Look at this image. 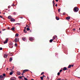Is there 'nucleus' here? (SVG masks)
Returning a JSON list of instances; mask_svg holds the SVG:
<instances>
[{"label": "nucleus", "mask_w": 80, "mask_h": 80, "mask_svg": "<svg viewBox=\"0 0 80 80\" xmlns=\"http://www.w3.org/2000/svg\"><path fill=\"white\" fill-rule=\"evenodd\" d=\"M79 9L77 7H75L74 8V10L73 11L74 12H77L78 11V10Z\"/></svg>", "instance_id": "obj_1"}, {"label": "nucleus", "mask_w": 80, "mask_h": 80, "mask_svg": "<svg viewBox=\"0 0 80 80\" xmlns=\"http://www.w3.org/2000/svg\"><path fill=\"white\" fill-rule=\"evenodd\" d=\"M29 39L30 41H31L32 42H33L34 40V39L32 37H29Z\"/></svg>", "instance_id": "obj_2"}, {"label": "nucleus", "mask_w": 80, "mask_h": 80, "mask_svg": "<svg viewBox=\"0 0 80 80\" xmlns=\"http://www.w3.org/2000/svg\"><path fill=\"white\" fill-rule=\"evenodd\" d=\"M19 41V39L18 38H16L14 40V41L15 42H18Z\"/></svg>", "instance_id": "obj_3"}, {"label": "nucleus", "mask_w": 80, "mask_h": 80, "mask_svg": "<svg viewBox=\"0 0 80 80\" xmlns=\"http://www.w3.org/2000/svg\"><path fill=\"white\" fill-rule=\"evenodd\" d=\"M11 72H10L9 74L10 75H13V71L12 70V69H11Z\"/></svg>", "instance_id": "obj_4"}, {"label": "nucleus", "mask_w": 80, "mask_h": 80, "mask_svg": "<svg viewBox=\"0 0 80 80\" xmlns=\"http://www.w3.org/2000/svg\"><path fill=\"white\" fill-rule=\"evenodd\" d=\"M8 38H6L5 41L4 42V44H5V43H7V42H8Z\"/></svg>", "instance_id": "obj_5"}, {"label": "nucleus", "mask_w": 80, "mask_h": 80, "mask_svg": "<svg viewBox=\"0 0 80 80\" xmlns=\"http://www.w3.org/2000/svg\"><path fill=\"white\" fill-rule=\"evenodd\" d=\"M11 21L12 22H15V19L12 18L11 19Z\"/></svg>", "instance_id": "obj_6"}, {"label": "nucleus", "mask_w": 80, "mask_h": 80, "mask_svg": "<svg viewBox=\"0 0 80 80\" xmlns=\"http://www.w3.org/2000/svg\"><path fill=\"white\" fill-rule=\"evenodd\" d=\"M66 19L68 20H69L70 19V17L68 16L66 18Z\"/></svg>", "instance_id": "obj_7"}, {"label": "nucleus", "mask_w": 80, "mask_h": 80, "mask_svg": "<svg viewBox=\"0 0 80 80\" xmlns=\"http://www.w3.org/2000/svg\"><path fill=\"white\" fill-rule=\"evenodd\" d=\"M10 48H13V43H11L10 44Z\"/></svg>", "instance_id": "obj_8"}, {"label": "nucleus", "mask_w": 80, "mask_h": 80, "mask_svg": "<svg viewBox=\"0 0 80 80\" xmlns=\"http://www.w3.org/2000/svg\"><path fill=\"white\" fill-rule=\"evenodd\" d=\"M57 37V36H54L53 37V38H52V40H55V38H56Z\"/></svg>", "instance_id": "obj_9"}, {"label": "nucleus", "mask_w": 80, "mask_h": 80, "mask_svg": "<svg viewBox=\"0 0 80 80\" xmlns=\"http://www.w3.org/2000/svg\"><path fill=\"white\" fill-rule=\"evenodd\" d=\"M68 70V69H67V68L65 67L63 68V71H65V70Z\"/></svg>", "instance_id": "obj_10"}, {"label": "nucleus", "mask_w": 80, "mask_h": 80, "mask_svg": "<svg viewBox=\"0 0 80 80\" xmlns=\"http://www.w3.org/2000/svg\"><path fill=\"white\" fill-rule=\"evenodd\" d=\"M11 30L12 31H15V28L14 27H13L12 28H11Z\"/></svg>", "instance_id": "obj_11"}, {"label": "nucleus", "mask_w": 80, "mask_h": 80, "mask_svg": "<svg viewBox=\"0 0 80 80\" xmlns=\"http://www.w3.org/2000/svg\"><path fill=\"white\" fill-rule=\"evenodd\" d=\"M17 74L18 75H20L21 74V72H17Z\"/></svg>", "instance_id": "obj_12"}, {"label": "nucleus", "mask_w": 80, "mask_h": 80, "mask_svg": "<svg viewBox=\"0 0 80 80\" xmlns=\"http://www.w3.org/2000/svg\"><path fill=\"white\" fill-rule=\"evenodd\" d=\"M26 39V38H25L23 37V38H22V40H23V41H25V39Z\"/></svg>", "instance_id": "obj_13"}, {"label": "nucleus", "mask_w": 80, "mask_h": 80, "mask_svg": "<svg viewBox=\"0 0 80 80\" xmlns=\"http://www.w3.org/2000/svg\"><path fill=\"white\" fill-rule=\"evenodd\" d=\"M4 78V77L2 75H1L0 76V78Z\"/></svg>", "instance_id": "obj_14"}, {"label": "nucleus", "mask_w": 80, "mask_h": 80, "mask_svg": "<svg viewBox=\"0 0 80 80\" xmlns=\"http://www.w3.org/2000/svg\"><path fill=\"white\" fill-rule=\"evenodd\" d=\"M18 33H16L15 34V37H18Z\"/></svg>", "instance_id": "obj_15"}, {"label": "nucleus", "mask_w": 80, "mask_h": 80, "mask_svg": "<svg viewBox=\"0 0 80 80\" xmlns=\"http://www.w3.org/2000/svg\"><path fill=\"white\" fill-rule=\"evenodd\" d=\"M52 4H53V7H54L55 6V2L53 0L52 1Z\"/></svg>", "instance_id": "obj_16"}, {"label": "nucleus", "mask_w": 80, "mask_h": 80, "mask_svg": "<svg viewBox=\"0 0 80 80\" xmlns=\"http://www.w3.org/2000/svg\"><path fill=\"white\" fill-rule=\"evenodd\" d=\"M56 20H59V18L58 17H57V16H56Z\"/></svg>", "instance_id": "obj_17"}, {"label": "nucleus", "mask_w": 80, "mask_h": 80, "mask_svg": "<svg viewBox=\"0 0 80 80\" xmlns=\"http://www.w3.org/2000/svg\"><path fill=\"white\" fill-rule=\"evenodd\" d=\"M8 19H11V18H12V17H11V16H8Z\"/></svg>", "instance_id": "obj_18"}, {"label": "nucleus", "mask_w": 80, "mask_h": 80, "mask_svg": "<svg viewBox=\"0 0 80 80\" xmlns=\"http://www.w3.org/2000/svg\"><path fill=\"white\" fill-rule=\"evenodd\" d=\"M72 67L71 65H69L68 66V68H71V67Z\"/></svg>", "instance_id": "obj_19"}, {"label": "nucleus", "mask_w": 80, "mask_h": 80, "mask_svg": "<svg viewBox=\"0 0 80 80\" xmlns=\"http://www.w3.org/2000/svg\"><path fill=\"white\" fill-rule=\"evenodd\" d=\"M53 39H51L49 41V42L50 43H52V42H53Z\"/></svg>", "instance_id": "obj_20"}, {"label": "nucleus", "mask_w": 80, "mask_h": 80, "mask_svg": "<svg viewBox=\"0 0 80 80\" xmlns=\"http://www.w3.org/2000/svg\"><path fill=\"white\" fill-rule=\"evenodd\" d=\"M12 60V58H9V62H11Z\"/></svg>", "instance_id": "obj_21"}, {"label": "nucleus", "mask_w": 80, "mask_h": 80, "mask_svg": "<svg viewBox=\"0 0 80 80\" xmlns=\"http://www.w3.org/2000/svg\"><path fill=\"white\" fill-rule=\"evenodd\" d=\"M41 80H43V78L42 77H40Z\"/></svg>", "instance_id": "obj_22"}, {"label": "nucleus", "mask_w": 80, "mask_h": 80, "mask_svg": "<svg viewBox=\"0 0 80 80\" xmlns=\"http://www.w3.org/2000/svg\"><path fill=\"white\" fill-rule=\"evenodd\" d=\"M11 80H15V79H14V78H11Z\"/></svg>", "instance_id": "obj_23"}, {"label": "nucleus", "mask_w": 80, "mask_h": 80, "mask_svg": "<svg viewBox=\"0 0 80 80\" xmlns=\"http://www.w3.org/2000/svg\"><path fill=\"white\" fill-rule=\"evenodd\" d=\"M26 30H27V31H28L29 30H30V29L29 28H27Z\"/></svg>", "instance_id": "obj_24"}, {"label": "nucleus", "mask_w": 80, "mask_h": 80, "mask_svg": "<svg viewBox=\"0 0 80 80\" xmlns=\"http://www.w3.org/2000/svg\"><path fill=\"white\" fill-rule=\"evenodd\" d=\"M7 56H8V55H4V57H5V58H7Z\"/></svg>", "instance_id": "obj_25"}, {"label": "nucleus", "mask_w": 80, "mask_h": 80, "mask_svg": "<svg viewBox=\"0 0 80 80\" xmlns=\"http://www.w3.org/2000/svg\"><path fill=\"white\" fill-rule=\"evenodd\" d=\"M22 78V76H19L18 77V78H19V79H21Z\"/></svg>", "instance_id": "obj_26"}, {"label": "nucleus", "mask_w": 80, "mask_h": 80, "mask_svg": "<svg viewBox=\"0 0 80 80\" xmlns=\"http://www.w3.org/2000/svg\"><path fill=\"white\" fill-rule=\"evenodd\" d=\"M2 76H3V77H5V76H6V74H3Z\"/></svg>", "instance_id": "obj_27"}, {"label": "nucleus", "mask_w": 80, "mask_h": 80, "mask_svg": "<svg viewBox=\"0 0 80 80\" xmlns=\"http://www.w3.org/2000/svg\"><path fill=\"white\" fill-rule=\"evenodd\" d=\"M23 32H24V33H27V31H26V30L25 29L24 30Z\"/></svg>", "instance_id": "obj_28"}, {"label": "nucleus", "mask_w": 80, "mask_h": 80, "mask_svg": "<svg viewBox=\"0 0 80 80\" xmlns=\"http://www.w3.org/2000/svg\"><path fill=\"white\" fill-rule=\"evenodd\" d=\"M57 80H64V79H61V78H60L59 79H58Z\"/></svg>", "instance_id": "obj_29"}, {"label": "nucleus", "mask_w": 80, "mask_h": 80, "mask_svg": "<svg viewBox=\"0 0 80 80\" xmlns=\"http://www.w3.org/2000/svg\"><path fill=\"white\" fill-rule=\"evenodd\" d=\"M43 74H44V72H42L41 73V75H43Z\"/></svg>", "instance_id": "obj_30"}, {"label": "nucleus", "mask_w": 80, "mask_h": 80, "mask_svg": "<svg viewBox=\"0 0 80 80\" xmlns=\"http://www.w3.org/2000/svg\"><path fill=\"white\" fill-rule=\"evenodd\" d=\"M25 71L26 72H28L29 71V70L28 69H25Z\"/></svg>", "instance_id": "obj_31"}, {"label": "nucleus", "mask_w": 80, "mask_h": 80, "mask_svg": "<svg viewBox=\"0 0 80 80\" xmlns=\"http://www.w3.org/2000/svg\"><path fill=\"white\" fill-rule=\"evenodd\" d=\"M24 79L25 80H28V79L27 78H24Z\"/></svg>", "instance_id": "obj_32"}, {"label": "nucleus", "mask_w": 80, "mask_h": 80, "mask_svg": "<svg viewBox=\"0 0 80 80\" xmlns=\"http://www.w3.org/2000/svg\"><path fill=\"white\" fill-rule=\"evenodd\" d=\"M26 72V71H25V70H24L23 71V72L24 73H25Z\"/></svg>", "instance_id": "obj_33"}, {"label": "nucleus", "mask_w": 80, "mask_h": 80, "mask_svg": "<svg viewBox=\"0 0 80 80\" xmlns=\"http://www.w3.org/2000/svg\"><path fill=\"white\" fill-rule=\"evenodd\" d=\"M1 30H2V31H4V30H6V29H2Z\"/></svg>", "instance_id": "obj_34"}, {"label": "nucleus", "mask_w": 80, "mask_h": 80, "mask_svg": "<svg viewBox=\"0 0 80 80\" xmlns=\"http://www.w3.org/2000/svg\"><path fill=\"white\" fill-rule=\"evenodd\" d=\"M4 80V78H0V80Z\"/></svg>", "instance_id": "obj_35"}, {"label": "nucleus", "mask_w": 80, "mask_h": 80, "mask_svg": "<svg viewBox=\"0 0 80 80\" xmlns=\"http://www.w3.org/2000/svg\"><path fill=\"white\" fill-rule=\"evenodd\" d=\"M60 72H59L58 73V75H60Z\"/></svg>", "instance_id": "obj_36"}, {"label": "nucleus", "mask_w": 80, "mask_h": 80, "mask_svg": "<svg viewBox=\"0 0 80 80\" xmlns=\"http://www.w3.org/2000/svg\"><path fill=\"white\" fill-rule=\"evenodd\" d=\"M15 46H16V47H17V43H15Z\"/></svg>", "instance_id": "obj_37"}, {"label": "nucleus", "mask_w": 80, "mask_h": 80, "mask_svg": "<svg viewBox=\"0 0 80 80\" xmlns=\"http://www.w3.org/2000/svg\"><path fill=\"white\" fill-rule=\"evenodd\" d=\"M3 49V48H0V50H2V49Z\"/></svg>", "instance_id": "obj_38"}, {"label": "nucleus", "mask_w": 80, "mask_h": 80, "mask_svg": "<svg viewBox=\"0 0 80 80\" xmlns=\"http://www.w3.org/2000/svg\"><path fill=\"white\" fill-rule=\"evenodd\" d=\"M62 72V69H61L59 71V72Z\"/></svg>", "instance_id": "obj_39"}, {"label": "nucleus", "mask_w": 80, "mask_h": 80, "mask_svg": "<svg viewBox=\"0 0 80 80\" xmlns=\"http://www.w3.org/2000/svg\"><path fill=\"white\" fill-rule=\"evenodd\" d=\"M16 25H20V23H17Z\"/></svg>", "instance_id": "obj_40"}, {"label": "nucleus", "mask_w": 80, "mask_h": 80, "mask_svg": "<svg viewBox=\"0 0 80 80\" xmlns=\"http://www.w3.org/2000/svg\"><path fill=\"white\" fill-rule=\"evenodd\" d=\"M58 12H60V9H58Z\"/></svg>", "instance_id": "obj_41"}, {"label": "nucleus", "mask_w": 80, "mask_h": 80, "mask_svg": "<svg viewBox=\"0 0 80 80\" xmlns=\"http://www.w3.org/2000/svg\"><path fill=\"white\" fill-rule=\"evenodd\" d=\"M0 18H3V16H0Z\"/></svg>", "instance_id": "obj_42"}, {"label": "nucleus", "mask_w": 80, "mask_h": 80, "mask_svg": "<svg viewBox=\"0 0 80 80\" xmlns=\"http://www.w3.org/2000/svg\"><path fill=\"white\" fill-rule=\"evenodd\" d=\"M65 14H66V13H65V12H63V15H65Z\"/></svg>", "instance_id": "obj_43"}, {"label": "nucleus", "mask_w": 80, "mask_h": 80, "mask_svg": "<svg viewBox=\"0 0 80 80\" xmlns=\"http://www.w3.org/2000/svg\"><path fill=\"white\" fill-rule=\"evenodd\" d=\"M43 78H44V77H45V76L44 75H43V76H42V77Z\"/></svg>", "instance_id": "obj_44"}, {"label": "nucleus", "mask_w": 80, "mask_h": 80, "mask_svg": "<svg viewBox=\"0 0 80 80\" xmlns=\"http://www.w3.org/2000/svg\"><path fill=\"white\" fill-rule=\"evenodd\" d=\"M13 14H14V15H16V12H14Z\"/></svg>", "instance_id": "obj_45"}, {"label": "nucleus", "mask_w": 80, "mask_h": 80, "mask_svg": "<svg viewBox=\"0 0 80 80\" xmlns=\"http://www.w3.org/2000/svg\"><path fill=\"white\" fill-rule=\"evenodd\" d=\"M73 31H75V28L73 29Z\"/></svg>", "instance_id": "obj_46"}, {"label": "nucleus", "mask_w": 80, "mask_h": 80, "mask_svg": "<svg viewBox=\"0 0 80 80\" xmlns=\"http://www.w3.org/2000/svg\"><path fill=\"white\" fill-rule=\"evenodd\" d=\"M13 69H14V67L13 66L12 68V70H13Z\"/></svg>", "instance_id": "obj_47"}, {"label": "nucleus", "mask_w": 80, "mask_h": 80, "mask_svg": "<svg viewBox=\"0 0 80 80\" xmlns=\"http://www.w3.org/2000/svg\"><path fill=\"white\" fill-rule=\"evenodd\" d=\"M56 2H58V0H55Z\"/></svg>", "instance_id": "obj_48"}, {"label": "nucleus", "mask_w": 80, "mask_h": 80, "mask_svg": "<svg viewBox=\"0 0 80 80\" xmlns=\"http://www.w3.org/2000/svg\"><path fill=\"white\" fill-rule=\"evenodd\" d=\"M71 67H73V65H72Z\"/></svg>", "instance_id": "obj_49"}, {"label": "nucleus", "mask_w": 80, "mask_h": 80, "mask_svg": "<svg viewBox=\"0 0 80 80\" xmlns=\"http://www.w3.org/2000/svg\"><path fill=\"white\" fill-rule=\"evenodd\" d=\"M7 70H8V68H7L6 69Z\"/></svg>", "instance_id": "obj_50"}, {"label": "nucleus", "mask_w": 80, "mask_h": 80, "mask_svg": "<svg viewBox=\"0 0 80 80\" xmlns=\"http://www.w3.org/2000/svg\"><path fill=\"white\" fill-rule=\"evenodd\" d=\"M23 73H24L22 72V75H23Z\"/></svg>", "instance_id": "obj_51"}, {"label": "nucleus", "mask_w": 80, "mask_h": 80, "mask_svg": "<svg viewBox=\"0 0 80 80\" xmlns=\"http://www.w3.org/2000/svg\"><path fill=\"white\" fill-rule=\"evenodd\" d=\"M14 5V3H12V6H13Z\"/></svg>", "instance_id": "obj_52"}, {"label": "nucleus", "mask_w": 80, "mask_h": 80, "mask_svg": "<svg viewBox=\"0 0 80 80\" xmlns=\"http://www.w3.org/2000/svg\"><path fill=\"white\" fill-rule=\"evenodd\" d=\"M56 7H57V4H56L55 5Z\"/></svg>", "instance_id": "obj_53"}, {"label": "nucleus", "mask_w": 80, "mask_h": 80, "mask_svg": "<svg viewBox=\"0 0 80 80\" xmlns=\"http://www.w3.org/2000/svg\"><path fill=\"white\" fill-rule=\"evenodd\" d=\"M10 8V6H8V8Z\"/></svg>", "instance_id": "obj_54"}, {"label": "nucleus", "mask_w": 80, "mask_h": 80, "mask_svg": "<svg viewBox=\"0 0 80 80\" xmlns=\"http://www.w3.org/2000/svg\"><path fill=\"white\" fill-rule=\"evenodd\" d=\"M8 29H10V28L8 27Z\"/></svg>", "instance_id": "obj_55"}, {"label": "nucleus", "mask_w": 80, "mask_h": 80, "mask_svg": "<svg viewBox=\"0 0 80 80\" xmlns=\"http://www.w3.org/2000/svg\"><path fill=\"white\" fill-rule=\"evenodd\" d=\"M24 30H26V27H25L24 28Z\"/></svg>", "instance_id": "obj_56"}, {"label": "nucleus", "mask_w": 80, "mask_h": 80, "mask_svg": "<svg viewBox=\"0 0 80 80\" xmlns=\"http://www.w3.org/2000/svg\"><path fill=\"white\" fill-rule=\"evenodd\" d=\"M47 78L49 79V78H48V77H47Z\"/></svg>", "instance_id": "obj_57"}, {"label": "nucleus", "mask_w": 80, "mask_h": 80, "mask_svg": "<svg viewBox=\"0 0 80 80\" xmlns=\"http://www.w3.org/2000/svg\"><path fill=\"white\" fill-rule=\"evenodd\" d=\"M20 18H23L22 17H21Z\"/></svg>", "instance_id": "obj_58"}, {"label": "nucleus", "mask_w": 80, "mask_h": 80, "mask_svg": "<svg viewBox=\"0 0 80 80\" xmlns=\"http://www.w3.org/2000/svg\"><path fill=\"white\" fill-rule=\"evenodd\" d=\"M21 77H24V76H22Z\"/></svg>", "instance_id": "obj_59"}, {"label": "nucleus", "mask_w": 80, "mask_h": 80, "mask_svg": "<svg viewBox=\"0 0 80 80\" xmlns=\"http://www.w3.org/2000/svg\"><path fill=\"white\" fill-rule=\"evenodd\" d=\"M31 80H34V79H31Z\"/></svg>", "instance_id": "obj_60"}, {"label": "nucleus", "mask_w": 80, "mask_h": 80, "mask_svg": "<svg viewBox=\"0 0 80 80\" xmlns=\"http://www.w3.org/2000/svg\"><path fill=\"white\" fill-rule=\"evenodd\" d=\"M10 10L9 9V10H8V11H10Z\"/></svg>", "instance_id": "obj_61"}, {"label": "nucleus", "mask_w": 80, "mask_h": 80, "mask_svg": "<svg viewBox=\"0 0 80 80\" xmlns=\"http://www.w3.org/2000/svg\"><path fill=\"white\" fill-rule=\"evenodd\" d=\"M1 33V31H0V33Z\"/></svg>", "instance_id": "obj_62"}, {"label": "nucleus", "mask_w": 80, "mask_h": 80, "mask_svg": "<svg viewBox=\"0 0 80 80\" xmlns=\"http://www.w3.org/2000/svg\"><path fill=\"white\" fill-rule=\"evenodd\" d=\"M26 27H28V25H27V26H26Z\"/></svg>", "instance_id": "obj_63"}, {"label": "nucleus", "mask_w": 80, "mask_h": 80, "mask_svg": "<svg viewBox=\"0 0 80 80\" xmlns=\"http://www.w3.org/2000/svg\"><path fill=\"white\" fill-rule=\"evenodd\" d=\"M3 14H5V13H4Z\"/></svg>", "instance_id": "obj_64"}]
</instances>
